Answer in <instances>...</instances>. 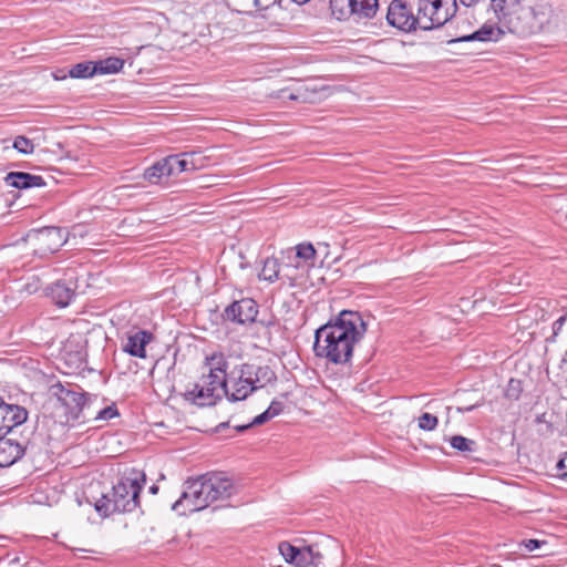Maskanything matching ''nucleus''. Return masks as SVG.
Returning a JSON list of instances; mask_svg holds the SVG:
<instances>
[{
  "label": "nucleus",
  "mask_w": 567,
  "mask_h": 567,
  "mask_svg": "<svg viewBox=\"0 0 567 567\" xmlns=\"http://www.w3.org/2000/svg\"><path fill=\"white\" fill-rule=\"evenodd\" d=\"M365 332L367 322L360 312L342 310L315 331V354L332 364H348Z\"/></svg>",
  "instance_id": "nucleus-1"
},
{
  "label": "nucleus",
  "mask_w": 567,
  "mask_h": 567,
  "mask_svg": "<svg viewBox=\"0 0 567 567\" xmlns=\"http://www.w3.org/2000/svg\"><path fill=\"white\" fill-rule=\"evenodd\" d=\"M497 21L518 37H529L549 29L554 8L549 0H491Z\"/></svg>",
  "instance_id": "nucleus-2"
},
{
  "label": "nucleus",
  "mask_w": 567,
  "mask_h": 567,
  "mask_svg": "<svg viewBox=\"0 0 567 567\" xmlns=\"http://www.w3.org/2000/svg\"><path fill=\"white\" fill-rule=\"evenodd\" d=\"M181 497L172 509L185 514L205 509L212 503L226 501L236 494L234 480L224 472H208L184 483Z\"/></svg>",
  "instance_id": "nucleus-3"
},
{
  "label": "nucleus",
  "mask_w": 567,
  "mask_h": 567,
  "mask_svg": "<svg viewBox=\"0 0 567 567\" xmlns=\"http://www.w3.org/2000/svg\"><path fill=\"white\" fill-rule=\"evenodd\" d=\"M144 483V473L134 471L123 476L111 492L103 494L94 503L96 513L103 518L113 514L132 513L140 506V493Z\"/></svg>",
  "instance_id": "nucleus-4"
},
{
  "label": "nucleus",
  "mask_w": 567,
  "mask_h": 567,
  "mask_svg": "<svg viewBox=\"0 0 567 567\" xmlns=\"http://www.w3.org/2000/svg\"><path fill=\"white\" fill-rule=\"evenodd\" d=\"M226 378L216 375H202L199 381L193 385V389L184 393L186 401L199 406H213L224 394Z\"/></svg>",
  "instance_id": "nucleus-5"
},
{
  "label": "nucleus",
  "mask_w": 567,
  "mask_h": 567,
  "mask_svg": "<svg viewBox=\"0 0 567 567\" xmlns=\"http://www.w3.org/2000/svg\"><path fill=\"white\" fill-rule=\"evenodd\" d=\"M456 13L453 8L442 7L436 3H429L417 0V20H420L419 29L430 31L443 27Z\"/></svg>",
  "instance_id": "nucleus-6"
},
{
  "label": "nucleus",
  "mask_w": 567,
  "mask_h": 567,
  "mask_svg": "<svg viewBox=\"0 0 567 567\" xmlns=\"http://www.w3.org/2000/svg\"><path fill=\"white\" fill-rule=\"evenodd\" d=\"M388 23L403 32H413L419 29L420 20L404 0H392L386 12Z\"/></svg>",
  "instance_id": "nucleus-7"
},
{
  "label": "nucleus",
  "mask_w": 567,
  "mask_h": 567,
  "mask_svg": "<svg viewBox=\"0 0 567 567\" xmlns=\"http://www.w3.org/2000/svg\"><path fill=\"white\" fill-rule=\"evenodd\" d=\"M53 390L58 401L65 408L66 421L79 420L89 395L84 392L66 388L61 383L53 385Z\"/></svg>",
  "instance_id": "nucleus-8"
},
{
  "label": "nucleus",
  "mask_w": 567,
  "mask_h": 567,
  "mask_svg": "<svg viewBox=\"0 0 567 567\" xmlns=\"http://www.w3.org/2000/svg\"><path fill=\"white\" fill-rule=\"evenodd\" d=\"M258 305L254 299L243 298L231 302L223 312V319L237 324H248L256 320Z\"/></svg>",
  "instance_id": "nucleus-9"
},
{
  "label": "nucleus",
  "mask_w": 567,
  "mask_h": 567,
  "mask_svg": "<svg viewBox=\"0 0 567 567\" xmlns=\"http://www.w3.org/2000/svg\"><path fill=\"white\" fill-rule=\"evenodd\" d=\"M28 411L18 404H10L0 396V435L10 434L14 427L28 420Z\"/></svg>",
  "instance_id": "nucleus-10"
},
{
  "label": "nucleus",
  "mask_w": 567,
  "mask_h": 567,
  "mask_svg": "<svg viewBox=\"0 0 567 567\" xmlns=\"http://www.w3.org/2000/svg\"><path fill=\"white\" fill-rule=\"evenodd\" d=\"M28 237L35 241L37 252L41 255L53 254L62 246V236L60 228L44 227L41 229H32Z\"/></svg>",
  "instance_id": "nucleus-11"
},
{
  "label": "nucleus",
  "mask_w": 567,
  "mask_h": 567,
  "mask_svg": "<svg viewBox=\"0 0 567 567\" xmlns=\"http://www.w3.org/2000/svg\"><path fill=\"white\" fill-rule=\"evenodd\" d=\"M257 391L251 380L243 374V365L239 367L237 378H226V386L224 388V395L230 402H238L246 400L251 393Z\"/></svg>",
  "instance_id": "nucleus-12"
},
{
  "label": "nucleus",
  "mask_w": 567,
  "mask_h": 567,
  "mask_svg": "<svg viewBox=\"0 0 567 567\" xmlns=\"http://www.w3.org/2000/svg\"><path fill=\"white\" fill-rule=\"evenodd\" d=\"M25 453V444L8 435H0V467H9Z\"/></svg>",
  "instance_id": "nucleus-13"
},
{
  "label": "nucleus",
  "mask_w": 567,
  "mask_h": 567,
  "mask_svg": "<svg viewBox=\"0 0 567 567\" xmlns=\"http://www.w3.org/2000/svg\"><path fill=\"white\" fill-rule=\"evenodd\" d=\"M243 374L251 380L257 390L274 383L277 380L275 371L269 365H257L254 363H243Z\"/></svg>",
  "instance_id": "nucleus-14"
},
{
  "label": "nucleus",
  "mask_w": 567,
  "mask_h": 567,
  "mask_svg": "<svg viewBox=\"0 0 567 567\" xmlns=\"http://www.w3.org/2000/svg\"><path fill=\"white\" fill-rule=\"evenodd\" d=\"M154 339L152 332L147 330H137L134 333L128 334L126 343L123 346V350L132 357L145 359L146 358V346Z\"/></svg>",
  "instance_id": "nucleus-15"
},
{
  "label": "nucleus",
  "mask_w": 567,
  "mask_h": 567,
  "mask_svg": "<svg viewBox=\"0 0 567 567\" xmlns=\"http://www.w3.org/2000/svg\"><path fill=\"white\" fill-rule=\"evenodd\" d=\"M198 152H185L166 156L167 167L171 176H177L183 172H193L198 168L194 157Z\"/></svg>",
  "instance_id": "nucleus-16"
},
{
  "label": "nucleus",
  "mask_w": 567,
  "mask_h": 567,
  "mask_svg": "<svg viewBox=\"0 0 567 567\" xmlns=\"http://www.w3.org/2000/svg\"><path fill=\"white\" fill-rule=\"evenodd\" d=\"M4 181L9 186L18 189L47 186V183L42 176L25 172H10L7 174Z\"/></svg>",
  "instance_id": "nucleus-17"
},
{
  "label": "nucleus",
  "mask_w": 567,
  "mask_h": 567,
  "mask_svg": "<svg viewBox=\"0 0 567 567\" xmlns=\"http://www.w3.org/2000/svg\"><path fill=\"white\" fill-rule=\"evenodd\" d=\"M503 33L504 32L498 27H494L492 24H483L475 32L467 34V35L456 38V39H452L449 41V43L453 44V43H458V42H472V41H481V42L497 41Z\"/></svg>",
  "instance_id": "nucleus-18"
},
{
  "label": "nucleus",
  "mask_w": 567,
  "mask_h": 567,
  "mask_svg": "<svg viewBox=\"0 0 567 567\" xmlns=\"http://www.w3.org/2000/svg\"><path fill=\"white\" fill-rule=\"evenodd\" d=\"M49 295L56 306L64 308L69 306L74 298L75 289L71 284L56 281L49 288Z\"/></svg>",
  "instance_id": "nucleus-19"
},
{
  "label": "nucleus",
  "mask_w": 567,
  "mask_h": 567,
  "mask_svg": "<svg viewBox=\"0 0 567 567\" xmlns=\"http://www.w3.org/2000/svg\"><path fill=\"white\" fill-rule=\"evenodd\" d=\"M292 565L296 567H322L323 556L315 546L299 547Z\"/></svg>",
  "instance_id": "nucleus-20"
},
{
  "label": "nucleus",
  "mask_w": 567,
  "mask_h": 567,
  "mask_svg": "<svg viewBox=\"0 0 567 567\" xmlns=\"http://www.w3.org/2000/svg\"><path fill=\"white\" fill-rule=\"evenodd\" d=\"M205 365L208 369V373L206 375L227 378L228 361L223 353L218 352L206 357Z\"/></svg>",
  "instance_id": "nucleus-21"
},
{
  "label": "nucleus",
  "mask_w": 567,
  "mask_h": 567,
  "mask_svg": "<svg viewBox=\"0 0 567 567\" xmlns=\"http://www.w3.org/2000/svg\"><path fill=\"white\" fill-rule=\"evenodd\" d=\"M166 157L147 167L143 174L145 181L151 184H161L163 178L171 177Z\"/></svg>",
  "instance_id": "nucleus-22"
},
{
  "label": "nucleus",
  "mask_w": 567,
  "mask_h": 567,
  "mask_svg": "<svg viewBox=\"0 0 567 567\" xmlns=\"http://www.w3.org/2000/svg\"><path fill=\"white\" fill-rule=\"evenodd\" d=\"M352 16L371 19L378 11V0H351Z\"/></svg>",
  "instance_id": "nucleus-23"
},
{
  "label": "nucleus",
  "mask_w": 567,
  "mask_h": 567,
  "mask_svg": "<svg viewBox=\"0 0 567 567\" xmlns=\"http://www.w3.org/2000/svg\"><path fill=\"white\" fill-rule=\"evenodd\" d=\"M97 74H114L124 66V60L116 56H110L95 62Z\"/></svg>",
  "instance_id": "nucleus-24"
},
{
  "label": "nucleus",
  "mask_w": 567,
  "mask_h": 567,
  "mask_svg": "<svg viewBox=\"0 0 567 567\" xmlns=\"http://www.w3.org/2000/svg\"><path fill=\"white\" fill-rule=\"evenodd\" d=\"M351 0H330L332 16L338 20H346L352 16Z\"/></svg>",
  "instance_id": "nucleus-25"
},
{
  "label": "nucleus",
  "mask_w": 567,
  "mask_h": 567,
  "mask_svg": "<svg viewBox=\"0 0 567 567\" xmlns=\"http://www.w3.org/2000/svg\"><path fill=\"white\" fill-rule=\"evenodd\" d=\"M69 74L74 79H87L97 74L95 62H81L73 65Z\"/></svg>",
  "instance_id": "nucleus-26"
},
{
  "label": "nucleus",
  "mask_w": 567,
  "mask_h": 567,
  "mask_svg": "<svg viewBox=\"0 0 567 567\" xmlns=\"http://www.w3.org/2000/svg\"><path fill=\"white\" fill-rule=\"evenodd\" d=\"M279 275V262L276 258H266L264 261V266L261 271L259 272V278L267 280L269 282H274L278 279Z\"/></svg>",
  "instance_id": "nucleus-27"
},
{
  "label": "nucleus",
  "mask_w": 567,
  "mask_h": 567,
  "mask_svg": "<svg viewBox=\"0 0 567 567\" xmlns=\"http://www.w3.org/2000/svg\"><path fill=\"white\" fill-rule=\"evenodd\" d=\"M451 446L461 453H473L476 451V442L463 435H453L450 437Z\"/></svg>",
  "instance_id": "nucleus-28"
},
{
  "label": "nucleus",
  "mask_w": 567,
  "mask_h": 567,
  "mask_svg": "<svg viewBox=\"0 0 567 567\" xmlns=\"http://www.w3.org/2000/svg\"><path fill=\"white\" fill-rule=\"evenodd\" d=\"M523 392L522 381L518 379H509L506 389L504 391V395L506 399L512 401H517L520 398Z\"/></svg>",
  "instance_id": "nucleus-29"
},
{
  "label": "nucleus",
  "mask_w": 567,
  "mask_h": 567,
  "mask_svg": "<svg viewBox=\"0 0 567 567\" xmlns=\"http://www.w3.org/2000/svg\"><path fill=\"white\" fill-rule=\"evenodd\" d=\"M13 147L22 154H32L34 151L33 142L25 136H17L13 141Z\"/></svg>",
  "instance_id": "nucleus-30"
},
{
  "label": "nucleus",
  "mask_w": 567,
  "mask_h": 567,
  "mask_svg": "<svg viewBox=\"0 0 567 567\" xmlns=\"http://www.w3.org/2000/svg\"><path fill=\"white\" fill-rule=\"evenodd\" d=\"M296 257L303 260H312L316 257V249L310 243H302L296 246Z\"/></svg>",
  "instance_id": "nucleus-31"
},
{
  "label": "nucleus",
  "mask_w": 567,
  "mask_h": 567,
  "mask_svg": "<svg viewBox=\"0 0 567 567\" xmlns=\"http://www.w3.org/2000/svg\"><path fill=\"white\" fill-rule=\"evenodd\" d=\"M439 424V419L431 413H423L419 417V427L423 431H433Z\"/></svg>",
  "instance_id": "nucleus-32"
},
{
  "label": "nucleus",
  "mask_w": 567,
  "mask_h": 567,
  "mask_svg": "<svg viewBox=\"0 0 567 567\" xmlns=\"http://www.w3.org/2000/svg\"><path fill=\"white\" fill-rule=\"evenodd\" d=\"M298 548L299 547H296L288 542H281L279 544V551L281 556L285 558V560L289 564H293V561L296 560Z\"/></svg>",
  "instance_id": "nucleus-33"
},
{
  "label": "nucleus",
  "mask_w": 567,
  "mask_h": 567,
  "mask_svg": "<svg viewBox=\"0 0 567 567\" xmlns=\"http://www.w3.org/2000/svg\"><path fill=\"white\" fill-rule=\"evenodd\" d=\"M118 415H120V413H118V410H117L115 403H112L111 405L100 410L95 416V420L96 421H107V420H111Z\"/></svg>",
  "instance_id": "nucleus-34"
},
{
  "label": "nucleus",
  "mask_w": 567,
  "mask_h": 567,
  "mask_svg": "<svg viewBox=\"0 0 567 567\" xmlns=\"http://www.w3.org/2000/svg\"><path fill=\"white\" fill-rule=\"evenodd\" d=\"M522 545L526 548L527 551H534L540 548L543 545H547V542L540 539H525L522 542Z\"/></svg>",
  "instance_id": "nucleus-35"
},
{
  "label": "nucleus",
  "mask_w": 567,
  "mask_h": 567,
  "mask_svg": "<svg viewBox=\"0 0 567 567\" xmlns=\"http://www.w3.org/2000/svg\"><path fill=\"white\" fill-rule=\"evenodd\" d=\"M284 411V403L278 400H272L270 405L267 409V412L270 414L271 417H275L279 414H281Z\"/></svg>",
  "instance_id": "nucleus-36"
},
{
  "label": "nucleus",
  "mask_w": 567,
  "mask_h": 567,
  "mask_svg": "<svg viewBox=\"0 0 567 567\" xmlns=\"http://www.w3.org/2000/svg\"><path fill=\"white\" fill-rule=\"evenodd\" d=\"M566 320H567V315H563L557 320L554 321V323H553V336L554 337L559 334Z\"/></svg>",
  "instance_id": "nucleus-37"
},
{
  "label": "nucleus",
  "mask_w": 567,
  "mask_h": 567,
  "mask_svg": "<svg viewBox=\"0 0 567 567\" xmlns=\"http://www.w3.org/2000/svg\"><path fill=\"white\" fill-rule=\"evenodd\" d=\"M272 417L270 416V414L266 411H264L262 413H260L259 415H257L252 421H251V425L252 426H257V425H261V424H265L266 422H268L269 420H271Z\"/></svg>",
  "instance_id": "nucleus-38"
},
{
  "label": "nucleus",
  "mask_w": 567,
  "mask_h": 567,
  "mask_svg": "<svg viewBox=\"0 0 567 567\" xmlns=\"http://www.w3.org/2000/svg\"><path fill=\"white\" fill-rule=\"evenodd\" d=\"M277 0H254V4L258 10H267L276 3Z\"/></svg>",
  "instance_id": "nucleus-39"
},
{
  "label": "nucleus",
  "mask_w": 567,
  "mask_h": 567,
  "mask_svg": "<svg viewBox=\"0 0 567 567\" xmlns=\"http://www.w3.org/2000/svg\"><path fill=\"white\" fill-rule=\"evenodd\" d=\"M288 99L292 100V101L301 100L303 102H307V101L312 102V100L307 96V90H305V92L299 90L297 94L291 93V94H289Z\"/></svg>",
  "instance_id": "nucleus-40"
},
{
  "label": "nucleus",
  "mask_w": 567,
  "mask_h": 567,
  "mask_svg": "<svg viewBox=\"0 0 567 567\" xmlns=\"http://www.w3.org/2000/svg\"><path fill=\"white\" fill-rule=\"evenodd\" d=\"M557 468L563 471V473L560 474L561 477H567V452L558 461Z\"/></svg>",
  "instance_id": "nucleus-41"
},
{
  "label": "nucleus",
  "mask_w": 567,
  "mask_h": 567,
  "mask_svg": "<svg viewBox=\"0 0 567 567\" xmlns=\"http://www.w3.org/2000/svg\"><path fill=\"white\" fill-rule=\"evenodd\" d=\"M250 427H252L251 422H250V423H247V424H241V425H235V426H234V429H235L237 432H239V433L245 432L246 430H248V429H250Z\"/></svg>",
  "instance_id": "nucleus-42"
},
{
  "label": "nucleus",
  "mask_w": 567,
  "mask_h": 567,
  "mask_svg": "<svg viewBox=\"0 0 567 567\" xmlns=\"http://www.w3.org/2000/svg\"><path fill=\"white\" fill-rule=\"evenodd\" d=\"M465 7L475 4L478 0H460Z\"/></svg>",
  "instance_id": "nucleus-43"
},
{
  "label": "nucleus",
  "mask_w": 567,
  "mask_h": 567,
  "mask_svg": "<svg viewBox=\"0 0 567 567\" xmlns=\"http://www.w3.org/2000/svg\"><path fill=\"white\" fill-rule=\"evenodd\" d=\"M227 426H228V422L220 423V424L216 427V431H217V432H220V431H221V429L227 427Z\"/></svg>",
  "instance_id": "nucleus-44"
},
{
  "label": "nucleus",
  "mask_w": 567,
  "mask_h": 567,
  "mask_svg": "<svg viewBox=\"0 0 567 567\" xmlns=\"http://www.w3.org/2000/svg\"><path fill=\"white\" fill-rule=\"evenodd\" d=\"M157 492H158V486H156L155 484L150 487L151 494H156Z\"/></svg>",
  "instance_id": "nucleus-45"
},
{
  "label": "nucleus",
  "mask_w": 567,
  "mask_h": 567,
  "mask_svg": "<svg viewBox=\"0 0 567 567\" xmlns=\"http://www.w3.org/2000/svg\"><path fill=\"white\" fill-rule=\"evenodd\" d=\"M293 1L297 2V3L302 4V3L307 2L308 0H293Z\"/></svg>",
  "instance_id": "nucleus-46"
}]
</instances>
